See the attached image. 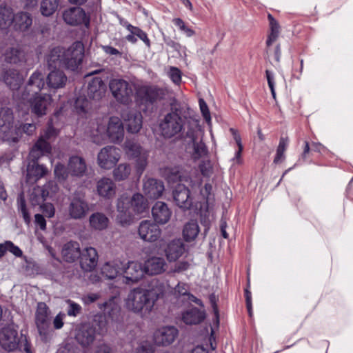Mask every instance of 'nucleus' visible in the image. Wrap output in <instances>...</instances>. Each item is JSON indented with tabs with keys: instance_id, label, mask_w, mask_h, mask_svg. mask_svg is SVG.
<instances>
[{
	"instance_id": "52",
	"label": "nucleus",
	"mask_w": 353,
	"mask_h": 353,
	"mask_svg": "<svg viewBox=\"0 0 353 353\" xmlns=\"http://www.w3.org/2000/svg\"><path fill=\"white\" fill-rule=\"evenodd\" d=\"M18 210L19 212L22 214L24 221L29 224L30 222V216L26 208V201L24 197L21 194L17 199Z\"/></svg>"
},
{
	"instance_id": "7",
	"label": "nucleus",
	"mask_w": 353,
	"mask_h": 353,
	"mask_svg": "<svg viewBox=\"0 0 353 353\" xmlns=\"http://www.w3.org/2000/svg\"><path fill=\"white\" fill-rule=\"evenodd\" d=\"M50 311L43 302L37 304L34 314V323L41 339L44 342L49 341L53 334L50 327Z\"/></svg>"
},
{
	"instance_id": "40",
	"label": "nucleus",
	"mask_w": 353,
	"mask_h": 353,
	"mask_svg": "<svg viewBox=\"0 0 353 353\" xmlns=\"http://www.w3.org/2000/svg\"><path fill=\"white\" fill-rule=\"evenodd\" d=\"M59 190V186L56 182L50 181L47 183L43 187L34 188L35 194H40L41 196L35 200L36 204H41L43 202L47 197L56 194Z\"/></svg>"
},
{
	"instance_id": "44",
	"label": "nucleus",
	"mask_w": 353,
	"mask_h": 353,
	"mask_svg": "<svg viewBox=\"0 0 353 353\" xmlns=\"http://www.w3.org/2000/svg\"><path fill=\"white\" fill-rule=\"evenodd\" d=\"M199 232V227L197 222L191 220L187 223L183 230V235L186 241H191L196 239Z\"/></svg>"
},
{
	"instance_id": "12",
	"label": "nucleus",
	"mask_w": 353,
	"mask_h": 353,
	"mask_svg": "<svg viewBox=\"0 0 353 353\" xmlns=\"http://www.w3.org/2000/svg\"><path fill=\"white\" fill-rule=\"evenodd\" d=\"M145 274L143 266L137 261H130L123 263L122 276L123 283L127 285L136 284L141 281Z\"/></svg>"
},
{
	"instance_id": "45",
	"label": "nucleus",
	"mask_w": 353,
	"mask_h": 353,
	"mask_svg": "<svg viewBox=\"0 0 353 353\" xmlns=\"http://www.w3.org/2000/svg\"><path fill=\"white\" fill-rule=\"evenodd\" d=\"M14 14L11 8L8 6L0 7V28L6 29L13 21Z\"/></svg>"
},
{
	"instance_id": "4",
	"label": "nucleus",
	"mask_w": 353,
	"mask_h": 353,
	"mask_svg": "<svg viewBox=\"0 0 353 353\" xmlns=\"http://www.w3.org/2000/svg\"><path fill=\"white\" fill-rule=\"evenodd\" d=\"M148 295L145 288L137 287L132 289L124 300L126 309L141 316L149 314L154 306Z\"/></svg>"
},
{
	"instance_id": "6",
	"label": "nucleus",
	"mask_w": 353,
	"mask_h": 353,
	"mask_svg": "<svg viewBox=\"0 0 353 353\" xmlns=\"http://www.w3.org/2000/svg\"><path fill=\"white\" fill-rule=\"evenodd\" d=\"M108 85L115 100L125 105L132 101L134 92L138 88L134 83L122 79H112L109 81Z\"/></svg>"
},
{
	"instance_id": "5",
	"label": "nucleus",
	"mask_w": 353,
	"mask_h": 353,
	"mask_svg": "<svg viewBox=\"0 0 353 353\" xmlns=\"http://www.w3.org/2000/svg\"><path fill=\"white\" fill-rule=\"evenodd\" d=\"M0 345L7 352H13L18 348L30 353L26 336L18 334L13 325H7L0 330Z\"/></svg>"
},
{
	"instance_id": "11",
	"label": "nucleus",
	"mask_w": 353,
	"mask_h": 353,
	"mask_svg": "<svg viewBox=\"0 0 353 353\" xmlns=\"http://www.w3.org/2000/svg\"><path fill=\"white\" fill-rule=\"evenodd\" d=\"M56 136L55 129L52 126H48L32 148L29 157L33 160H38L42 156L50 153L51 145L48 141Z\"/></svg>"
},
{
	"instance_id": "37",
	"label": "nucleus",
	"mask_w": 353,
	"mask_h": 353,
	"mask_svg": "<svg viewBox=\"0 0 353 353\" xmlns=\"http://www.w3.org/2000/svg\"><path fill=\"white\" fill-rule=\"evenodd\" d=\"M30 159L32 163L28 165L27 178L30 182L33 183L44 176L47 174L48 170L44 165L38 164L37 160H33L30 157Z\"/></svg>"
},
{
	"instance_id": "56",
	"label": "nucleus",
	"mask_w": 353,
	"mask_h": 353,
	"mask_svg": "<svg viewBox=\"0 0 353 353\" xmlns=\"http://www.w3.org/2000/svg\"><path fill=\"white\" fill-rule=\"evenodd\" d=\"M230 132H232L234 139L235 140L237 145H238V151L236 152L235 159L238 161V163H240V157L241 155V152L243 150V145L241 143V139L240 135L237 133V131L233 128H230Z\"/></svg>"
},
{
	"instance_id": "21",
	"label": "nucleus",
	"mask_w": 353,
	"mask_h": 353,
	"mask_svg": "<svg viewBox=\"0 0 353 353\" xmlns=\"http://www.w3.org/2000/svg\"><path fill=\"white\" fill-rule=\"evenodd\" d=\"M63 19L66 23L71 26L84 24L85 27H88L90 23L89 17L79 7L65 10L63 13Z\"/></svg>"
},
{
	"instance_id": "28",
	"label": "nucleus",
	"mask_w": 353,
	"mask_h": 353,
	"mask_svg": "<svg viewBox=\"0 0 353 353\" xmlns=\"http://www.w3.org/2000/svg\"><path fill=\"white\" fill-rule=\"evenodd\" d=\"M173 198L176 205L183 210L189 209L192 204L190 192L183 184H178L173 191Z\"/></svg>"
},
{
	"instance_id": "59",
	"label": "nucleus",
	"mask_w": 353,
	"mask_h": 353,
	"mask_svg": "<svg viewBox=\"0 0 353 353\" xmlns=\"http://www.w3.org/2000/svg\"><path fill=\"white\" fill-rule=\"evenodd\" d=\"M169 76L174 83L179 84L181 83V71L177 68H170L169 71Z\"/></svg>"
},
{
	"instance_id": "35",
	"label": "nucleus",
	"mask_w": 353,
	"mask_h": 353,
	"mask_svg": "<svg viewBox=\"0 0 353 353\" xmlns=\"http://www.w3.org/2000/svg\"><path fill=\"white\" fill-rule=\"evenodd\" d=\"M80 246L77 241H69L65 243L61 250L63 260L68 263L74 262L81 255Z\"/></svg>"
},
{
	"instance_id": "43",
	"label": "nucleus",
	"mask_w": 353,
	"mask_h": 353,
	"mask_svg": "<svg viewBox=\"0 0 353 353\" xmlns=\"http://www.w3.org/2000/svg\"><path fill=\"white\" fill-rule=\"evenodd\" d=\"M204 318V314L196 307L185 311L182 315V320L187 325L198 324Z\"/></svg>"
},
{
	"instance_id": "26",
	"label": "nucleus",
	"mask_w": 353,
	"mask_h": 353,
	"mask_svg": "<svg viewBox=\"0 0 353 353\" xmlns=\"http://www.w3.org/2000/svg\"><path fill=\"white\" fill-rule=\"evenodd\" d=\"M80 265L85 272L92 271L98 263V253L95 248L87 247L84 248L80 255Z\"/></svg>"
},
{
	"instance_id": "16",
	"label": "nucleus",
	"mask_w": 353,
	"mask_h": 353,
	"mask_svg": "<svg viewBox=\"0 0 353 353\" xmlns=\"http://www.w3.org/2000/svg\"><path fill=\"white\" fill-rule=\"evenodd\" d=\"M137 231L139 238L149 243L157 241L161 235V230L157 223L150 220L141 221Z\"/></svg>"
},
{
	"instance_id": "36",
	"label": "nucleus",
	"mask_w": 353,
	"mask_h": 353,
	"mask_svg": "<svg viewBox=\"0 0 353 353\" xmlns=\"http://www.w3.org/2000/svg\"><path fill=\"white\" fill-rule=\"evenodd\" d=\"M123 262L120 259H114L105 263L101 267V274L108 279L116 278L119 273L122 274Z\"/></svg>"
},
{
	"instance_id": "22",
	"label": "nucleus",
	"mask_w": 353,
	"mask_h": 353,
	"mask_svg": "<svg viewBox=\"0 0 353 353\" xmlns=\"http://www.w3.org/2000/svg\"><path fill=\"white\" fill-rule=\"evenodd\" d=\"M0 80L12 90H17L24 81L22 73L15 68H8L2 71Z\"/></svg>"
},
{
	"instance_id": "49",
	"label": "nucleus",
	"mask_w": 353,
	"mask_h": 353,
	"mask_svg": "<svg viewBox=\"0 0 353 353\" xmlns=\"http://www.w3.org/2000/svg\"><path fill=\"white\" fill-rule=\"evenodd\" d=\"M174 294L176 296H184L185 299L199 304L200 301L189 293L188 286L185 283H179L174 288Z\"/></svg>"
},
{
	"instance_id": "53",
	"label": "nucleus",
	"mask_w": 353,
	"mask_h": 353,
	"mask_svg": "<svg viewBox=\"0 0 353 353\" xmlns=\"http://www.w3.org/2000/svg\"><path fill=\"white\" fill-rule=\"evenodd\" d=\"M74 107L78 113H85L90 109V103L84 97L80 96L77 99Z\"/></svg>"
},
{
	"instance_id": "33",
	"label": "nucleus",
	"mask_w": 353,
	"mask_h": 353,
	"mask_svg": "<svg viewBox=\"0 0 353 353\" xmlns=\"http://www.w3.org/2000/svg\"><path fill=\"white\" fill-rule=\"evenodd\" d=\"M106 87L99 77L93 78L88 85V95L94 100L101 99L105 93Z\"/></svg>"
},
{
	"instance_id": "64",
	"label": "nucleus",
	"mask_w": 353,
	"mask_h": 353,
	"mask_svg": "<svg viewBox=\"0 0 353 353\" xmlns=\"http://www.w3.org/2000/svg\"><path fill=\"white\" fill-rule=\"evenodd\" d=\"M94 353H113V350L110 345L101 343L96 347Z\"/></svg>"
},
{
	"instance_id": "20",
	"label": "nucleus",
	"mask_w": 353,
	"mask_h": 353,
	"mask_svg": "<svg viewBox=\"0 0 353 353\" xmlns=\"http://www.w3.org/2000/svg\"><path fill=\"white\" fill-rule=\"evenodd\" d=\"M143 192L148 199H157L161 197L164 192L165 188L163 181L148 178L143 179Z\"/></svg>"
},
{
	"instance_id": "55",
	"label": "nucleus",
	"mask_w": 353,
	"mask_h": 353,
	"mask_svg": "<svg viewBox=\"0 0 353 353\" xmlns=\"http://www.w3.org/2000/svg\"><path fill=\"white\" fill-rule=\"evenodd\" d=\"M174 23L179 27V28L183 31L187 37H190L193 36L195 32L193 30L186 26L185 23L180 18H176L173 20Z\"/></svg>"
},
{
	"instance_id": "34",
	"label": "nucleus",
	"mask_w": 353,
	"mask_h": 353,
	"mask_svg": "<svg viewBox=\"0 0 353 353\" xmlns=\"http://www.w3.org/2000/svg\"><path fill=\"white\" fill-rule=\"evenodd\" d=\"M68 170L72 176H83L87 170L85 160L79 156H72L69 159Z\"/></svg>"
},
{
	"instance_id": "38",
	"label": "nucleus",
	"mask_w": 353,
	"mask_h": 353,
	"mask_svg": "<svg viewBox=\"0 0 353 353\" xmlns=\"http://www.w3.org/2000/svg\"><path fill=\"white\" fill-rule=\"evenodd\" d=\"M128 131L131 133L138 132L142 127V115L137 111H130L123 117Z\"/></svg>"
},
{
	"instance_id": "17",
	"label": "nucleus",
	"mask_w": 353,
	"mask_h": 353,
	"mask_svg": "<svg viewBox=\"0 0 353 353\" xmlns=\"http://www.w3.org/2000/svg\"><path fill=\"white\" fill-rule=\"evenodd\" d=\"M14 116L12 110L7 107L0 108V132L5 134L4 137L8 141H17V136L12 134L15 128L13 127Z\"/></svg>"
},
{
	"instance_id": "9",
	"label": "nucleus",
	"mask_w": 353,
	"mask_h": 353,
	"mask_svg": "<svg viewBox=\"0 0 353 353\" xmlns=\"http://www.w3.org/2000/svg\"><path fill=\"white\" fill-rule=\"evenodd\" d=\"M67 207L68 216L73 220H82L90 211L89 203L85 196L79 193H74L69 197Z\"/></svg>"
},
{
	"instance_id": "46",
	"label": "nucleus",
	"mask_w": 353,
	"mask_h": 353,
	"mask_svg": "<svg viewBox=\"0 0 353 353\" xmlns=\"http://www.w3.org/2000/svg\"><path fill=\"white\" fill-rule=\"evenodd\" d=\"M131 166L126 163L119 164L113 170V177L117 181L127 179L131 173Z\"/></svg>"
},
{
	"instance_id": "27",
	"label": "nucleus",
	"mask_w": 353,
	"mask_h": 353,
	"mask_svg": "<svg viewBox=\"0 0 353 353\" xmlns=\"http://www.w3.org/2000/svg\"><path fill=\"white\" fill-rule=\"evenodd\" d=\"M168 288V283L154 279L150 282L148 288H145V291L148 294V296L154 306L157 300L163 297Z\"/></svg>"
},
{
	"instance_id": "15",
	"label": "nucleus",
	"mask_w": 353,
	"mask_h": 353,
	"mask_svg": "<svg viewBox=\"0 0 353 353\" xmlns=\"http://www.w3.org/2000/svg\"><path fill=\"white\" fill-rule=\"evenodd\" d=\"M203 132L196 122L190 125L186 137L193 144L194 158H200L207 153L206 147L201 140Z\"/></svg>"
},
{
	"instance_id": "10",
	"label": "nucleus",
	"mask_w": 353,
	"mask_h": 353,
	"mask_svg": "<svg viewBox=\"0 0 353 353\" xmlns=\"http://www.w3.org/2000/svg\"><path fill=\"white\" fill-rule=\"evenodd\" d=\"M124 150L130 159L134 160L137 170L142 172L148 164V152L132 140L125 142Z\"/></svg>"
},
{
	"instance_id": "60",
	"label": "nucleus",
	"mask_w": 353,
	"mask_h": 353,
	"mask_svg": "<svg viewBox=\"0 0 353 353\" xmlns=\"http://www.w3.org/2000/svg\"><path fill=\"white\" fill-rule=\"evenodd\" d=\"M152 345L147 341L141 342L137 348L136 353H153Z\"/></svg>"
},
{
	"instance_id": "32",
	"label": "nucleus",
	"mask_w": 353,
	"mask_h": 353,
	"mask_svg": "<svg viewBox=\"0 0 353 353\" xmlns=\"http://www.w3.org/2000/svg\"><path fill=\"white\" fill-rule=\"evenodd\" d=\"M97 194L107 199H110L116 194V185L110 178L103 177L97 181L96 185Z\"/></svg>"
},
{
	"instance_id": "30",
	"label": "nucleus",
	"mask_w": 353,
	"mask_h": 353,
	"mask_svg": "<svg viewBox=\"0 0 353 353\" xmlns=\"http://www.w3.org/2000/svg\"><path fill=\"white\" fill-rule=\"evenodd\" d=\"M152 216L156 223L164 225L172 216V211L164 202L157 201L152 208Z\"/></svg>"
},
{
	"instance_id": "31",
	"label": "nucleus",
	"mask_w": 353,
	"mask_h": 353,
	"mask_svg": "<svg viewBox=\"0 0 353 353\" xmlns=\"http://www.w3.org/2000/svg\"><path fill=\"white\" fill-rule=\"evenodd\" d=\"M185 252V245L181 239L170 241L164 249V253L169 262L176 261Z\"/></svg>"
},
{
	"instance_id": "57",
	"label": "nucleus",
	"mask_w": 353,
	"mask_h": 353,
	"mask_svg": "<svg viewBox=\"0 0 353 353\" xmlns=\"http://www.w3.org/2000/svg\"><path fill=\"white\" fill-rule=\"evenodd\" d=\"M199 169L204 176H210L213 172V167L210 161H203L199 165Z\"/></svg>"
},
{
	"instance_id": "8",
	"label": "nucleus",
	"mask_w": 353,
	"mask_h": 353,
	"mask_svg": "<svg viewBox=\"0 0 353 353\" xmlns=\"http://www.w3.org/2000/svg\"><path fill=\"white\" fill-rule=\"evenodd\" d=\"M97 130L101 135L107 134L113 143L121 142L123 139V123L117 117L103 119L98 123Z\"/></svg>"
},
{
	"instance_id": "29",
	"label": "nucleus",
	"mask_w": 353,
	"mask_h": 353,
	"mask_svg": "<svg viewBox=\"0 0 353 353\" xmlns=\"http://www.w3.org/2000/svg\"><path fill=\"white\" fill-rule=\"evenodd\" d=\"M137 94L145 101L152 103L162 99L165 97V92L157 86L143 85L137 88Z\"/></svg>"
},
{
	"instance_id": "58",
	"label": "nucleus",
	"mask_w": 353,
	"mask_h": 353,
	"mask_svg": "<svg viewBox=\"0 0 353 353\" xmlns=\"http://www.w3.org/2000/svg\"><path fill=\"white\" fill-rule=\"evenodd\" d=\"M41 208L42 210V212L49 218H51L54 216L55 209L54 208V205L50 203H43V202L41 203Z\"/></svg>"
},
{
	"instance_id": "19",
	"label": "nucleus",
	"mask_w": 353,
	"mask_h": 353,
	"mask_svg": "<svg viewBox=\"0 0 353 353\" xmlns=\"http://www.w3.org/2000/svg\"><path fill=\"white\" fill-rule=\"evenodd\" d=\"M45 85L43 74L36 71L32 74L29 80L21 93V100H25L28 97L39 94L41 90Z\"/></svg>"
},
{
	"instance_id": "25",
	"label": "nucleus",
	"mask_w": 353,
	"mask_h": 353,
	"mask_svg": "<svg viewBox=\"0 0 353 353\" xmlns=\"http://www.w3.org/2000/svg\"><path fill=\"white\" fill-rule=\"evenodd\" d=\"M143 266L145 274L154 276L165 272L167 263L163 257L153 256L148 258Z\"/></svg>"
},
{
	"instance_id": "42",
	"label": "nucleus",
	"mask_w": 353,
	"mask_h": 353,
	"mask_svg": "<svg viewBox=\"0 0 353 353\" xmlns=\"http://www.w3.org/2000/svg\"><path fill=\"white\" fill-rule=\"evenodd\" d=\"M12 23L16 30L26 31L31 26L32 20L30 14L21 12L14 15Z\"/></svg>"
},
{
	"instance_id": "50",
	"label": "nucleus",
	"mask_w": 353,
	"mask_h": 353,
	"mask_svg": "<svg viewBox=\"0 0 353 353\" xmlns=\"http://www.w3.org/2000/svg\"><path fill=\"white\" fill-rule=\"evenodd\" d=\"M125 27L132 34L137 36L141 40H142L148 47L150 46V39L148 38L147 34L145 32L129 23L126 24Z\"/></svg>"
},
{
	"instance_id": "63",
	"label": "nucleus",
	"mask_w": 353,
	"mask_h": 353,
	"mask_svg": "<svg viewBox=\"0 0 353 353\" xmlns=\"http://www.w3.org/2000/svg\"><path fill=\"white\" fill-rule=\"evenodd\" d=\"M7 250L12 253L14 256L19 257L22 256V251L20 248L13 244L11 241H6Z\"/></svg>"
},
{
	"instance_id": "48",
	"label": "nucleus",
	"mask_w": 353,
	"mask_h": 353,
	"mask_svg": "<svg viewBox=\"0 0 353 353\" xmlns=\"http://www.w3.org/2000/svg\"><path fill=\"white\" fill-rule=\"evenodd\" d=\"M59 6V0H42L40 10L42 15L49 17L53 14Z\"/></svg>"
},
{
	"instance_id": "47",
	"label": "nucleus",
	"mask_w": 353,
	"mask_h": 353,
	"mask_svg": "<svg viewBox=\"0 0 353 353\" xmlns=\"http://www.w3.org/2000/svg\"><path fill=\"white\" fill-rule=\"evenodd\" d=\"M6 60L10 63H18L24 59V52L18 47L10 48L7 50Z\"/></svg>"
},
{
	"instance_id": "41",
	"label": "nucleus",
	"mask_w": 353,
	"mask_h": 353,
	"mask_svg": "<svg viewBox=\"0 0 353 353\" xmlns=\"http://www.w3.org/2000/svg\"><path fill=\"white\" fill-rule=\"evenodd\" d=\"M90 227L95 230H105L109 225V219L103 213H93L89 218Z\"/></svg>"
},
{
	"instance_id": "13",
	"label": "nucleus",
	"mask_w": 353,
	"mask_h": 353,
	"mask_svg": "<svg viewBox=\"0 0 353 353\" xmlns=\"http://www.w3.org/2000/svg\"><path fill=\"white\" fill-rule=\"evenodd\" d=\"M99 308L103 310L104 315L99 317L100 323L99 327L101 333L107 331L108 321L105 316H108L111 320L114 321L120 313V307L118 299L116 296H112L107 301L99 305Z\"/></svg>"
},
{
	"instance_id": "39",
	"label": "nucleus",
	"mask_w": 353,
	"mask_h": 353,
	"mask_svg": "<svg viewBox=\"0 0 353 353\" xmlns=\"http://www.w3.org/2000/svg\"><path fill=\"white\" fill-rule=\"evenodd\" d=\"M67 77L60 70H54L47 76V85L52 89H59L65 86Z\"/></svg>"
},
{
	"instance_id": "23",
	"label": "nucleus",
	"mask_w": 353,
	"mask_h": 353,
	"mask_svg": "<svg viewBox=\"0 0 353 353\" xmlns=\"http://www.w3.org/2000/svg\"><path fill=\"white\" fill-rule=\"evenodd\" d=\"M95 329L90 323L79 325L75 330V339L82 347L90 345L95 339Z\"/></svg>"
},
{
	"instance_id": "2",
	"label": "nucleus",
	"mask_w": 353,
	"mask_h": 353,
	"mask_svg": "<svg viewBox=\"0 0 353 353\" xmlns=\"http://www.w3.org/2000/svg\"><path fill=\"white\" fill-rule=\"evenodd\" d=\"M83 46L81 42L74 43L67 50L54 48L51 52L50 59L71 70H76L82 61L83 57Z\"/></svg>"
},
{
	"instance_id": "18",
	"label": "nucleus",
	"mask_w": 353,
	"mask_h": 353,
	"mask_svg": "<svg viewBox=\"0 0 353 353\" xmlns=\"http://www.w3.org/2000/svg\"><path fill=\"white\" fill-rule=\"evenodd\" d=\"M22 101L29 104L32 113L37 117H41L46 114L47 108L51 103L52 98L50 94H38L30 96Z\"/></svg>"
},
{
	"instance_id": "61",
	"label": "nucleus",
	"mask_w": 353,
	"mask_h": 353,
	"mask_svg": "<svg viewBox=\"0 0 353 353\" xmlns=\"http://www.w3.org/2000/svg\"><path fill=\"white\" fill-rule=\"evenodd\" d=\"M68 302L69 303V308L67 312L69 316H76L80 313L81 307L79 304L71 301H68Z\"/></svg>"
},
{
	"instance_id": "24",
	"label": "nucleus",
	"mask_w": 353,
	"mask_h": 353,
	"mask_svg": "<svg viewBox=\"0 0 353 353\" xmlns=\"http://www.w3.org/2000/svg\"><path fill=\"white\" fill-rule=\"evenodd\" d=\"M178 330L174 326H166L157 330L154 334V343L158 345L172 344L178 336Z\"/></svg>"
},
{
	"instance_id": "1",
	"label": "nucleus",
	"mask_w": 353,
	"mask_h": 353,
	"mask_svg": "<svg viewBox=\"0 0 353 353\" xmlns=\"http://www.w3.org/2000/svg\"><path fill=\"white\" fill-rule=\"evenodd\" d=\"M148 199L141 193L132 196L127 193L121 194L117 200V223L121 226L131 224L135 214H141L149 209Z\"/></svg>"
},
{
	"instance_id": "14",
	"label": "nucleus",
	"mask_w": 353,
	"mask_h": 353,
	"mask_svg": "<svg viewBox=\"0 0 353 353\" xmlns=\"http://www.w3.org/2000/svg\"><path fill=\"white\" fill-rule=\"evenodd\" d=\"M119 150L114 146H105L101 149L97 155V164L103 170H110L119 161Z\"/></svg>"
},
{
	"instance_id": "62",
	"label": "nucleus",
	"mask_w": 353,
	"mask_h": 353,
	"mask_svg": "<svg viewBox=\"0 0 353 353\" xmlns=\"http://www.w3.org/2000/svg\"><path fill=\"white\" fill-rule=\"evenodd\" d=\"M65 317V314L63 313H59L53 320V326L55 329L59 330L63 326V320Z\"/></svg>"
},
{
	"instance_id": "51",
	"label": "nucleus",
	"mask_w": 353,
	"mask_h": 353,
	"mask_svg": "<svg viewBox=\"0 0 353 353\" xmlns=\"http://www.w3.org/2000/svg\"><path fill=\"white\" fill-rule=\"evenodd\" d=\"M288 139L281 137L279 141V144L276 150V155L274 158V163H278L282 159L284 158V153L288 145Z\"/></svg>"
},
{
	"instance_id": "54",
	"label": "nucleus",
	"mask_w": 353,
	"mask_h": 353,
	"mask_svg": "<svg viewBox=\"0 0 353 353\" xmlns=\"http://www.w3.org/2000/svg\"><path fill=\"white\" fill-rule=\"evenodd\" d=\"M54 174L56 178L59 181H65L70 174L68 168H65L64 165L61 163H57L54 170Z\"/></svg>"
},
{
	"instance_id": "3",
	"label": "nucleus",
	"mask_w": 353,
	"mask_h": 353,
	"mask_svg": "<svg viewBox=\"0 0 353 353\" xmlns=\"http://www.w3.org/2000/svg\"><path fill=\"white\" fill-rule=\"evenodd\" d=\"M182 108L178 103L172 105L171 111L167 113L159 123V130L162 137L170 139L178 135L183 129L184 119L181 117Z\"/></svg>"
}]
</instances>
